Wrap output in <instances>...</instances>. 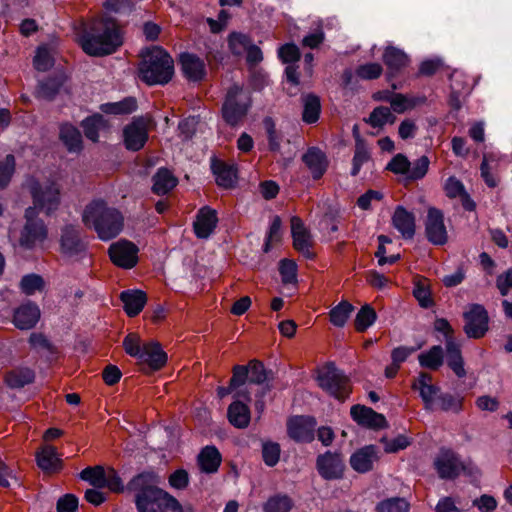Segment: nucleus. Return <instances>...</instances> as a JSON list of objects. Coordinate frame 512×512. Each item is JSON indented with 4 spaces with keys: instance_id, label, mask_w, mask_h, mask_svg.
Segmentation results:
<instances>
[{
    "instance_id": "f257e3e1",
    "label": "nucleus",
    "mask_w": 512,
    "mask_h": 512,
    "mask_svg": "<svg viewBox=\"0 0 512 512\" xmlns=\"http://www.w3.org/2000/svg\"><path fill=\"white\" fill-rule=\"evenodd\" d=\"M75 32L79 45L90 56L110 55L123 44V33L111 18L99 17L81 22Z\"/></svg>"
},
{
    "instance_id": "f03ea898",
    "label": "nucleus",
    "mask_w": 512,
    "mask_h": 512,
    "mask_svg": "<svg viewBox=\"0 0 512 512\" xmlns=\"http://www.w3.org/2000/svg\"><path fill=\"white\" fill-rule=\"evenodd\" d=\"M86 226L95 229L101 240L116 237L123 229L124 218L115 208L108 207L102 200H94L88 204L82 215Z\"/></svg>"
},
{
    "instance_id": "7ed1b4c3",
    "label": "nucleus",
    "mask_w": 512,
    "mask_h": 512,
    "mask_svg": "<svg viewBox=\"0 0 512 512\" xmlns=\"http://www.w3.org/2000/svg\"><path fill=\"white\" fill-rule=\"evenodd\" d=\"M174 74V62L161 47L154 46L143 55L139 77L148 85L167 84Z\"/></svg>"
},
{
    "instance_id": "20e7f679",
    "label": "nucleus",
    "mask_w": 512,
    "mask_h": 512,
    "mask_svg": "<svg viewBox=\"0 0 512 512\" xmlns=\"http://www.w3.org/2000/svg\"><path fill=\"white\" fill-rule=\"evenodd\" d=\"M25 186L33 199L34 214L39 211L45 212L47 215L56 211L61 202L60 186L55 181H46L40 183L35 178L27 179Z\"/></svg>"
},
{
    "instance_id": "39448f33",
    "label": "nucleus",
    "mask_w": 512,
    "mask_h": 512,
    "mask_svg": "<svg viewBox=\"0 0 512 512\" xmlns=\"http://www.w3.org/2000/svg\"><path fill=\"white\" fill-rule=\"evenodd\" d=\"M251 106V92L235 84L227 91L222 106V117L228 125L237 126L244 121Z\"/></svg>"
},
{
    "instance_id": "423d86ee",
    "label": "nucleus",
    "mask_w": 512,
    "mask_h": 512,
    "mask_svg": "<svg viewBox=\"0 0 512 512\" xmlns=\"http://www.w3.org/2000/svg\"><path fill=\"white\" fill-rule=\"evenodd\" d=\"M317 381L323 391L339 401L347 399L352 392L350 379L331 363L319 371Z\"/></svg>"
},
{
    "instance_id": "0eeeda50",
    "label": "nucleus",
    "mask_w": 512,
    "mask_h": 512,
    "mask_svg": "<svg viewBox=\"0 0 512 512\" xmlns=\"http://www.w3.org/2000/svg\"><path fill=\"white\" fill-rule=\"evenodd\" d=\"M108 254L111 262L123 269H132L139 260V248L133 242L125 239L113 242L108 249Z\"/></svg>"
},
{
    "instance_id": "6e6552de",
    "label": "nucleus",
    "mask_w": 512,
    "mask_h": 512,
    "mask_svg": "<svg viewBox=\"0 0 512 512\" xmlns=\"http://www.w3.org/2000/svg\"><path fill=\"white\" fill-rule=\"evenodd\" d=\"M464 331L470 338H481L488 331L489 317L486 309L479 304H473L464 314Z\"/></svg>"
},
{
    "instance_id": "1a4fd4ad",
    "label": "nucleus",
    "mask_w": 512,
    "mask_h": 512,
    "mask_svg": "<svg viewBox=\"0 0 512 512\" xmlns=\"http://www.w3.org/2000/svg\"><path fill=\"white\" fill-rule=\"evenodd\" d=\"M34 208H27L25 212L26 224L21 234L20 244L32 248L43 242L47 237V228L42 220H35Z\"/></svg>"
},
{
    "instance_id": "9d476101",
    "label": "nucleus",
    "mask_w": 512,
    "mask_h": 512,
    "mask_svg": "<svg viewBox=\"0 0 512 512\" xmlns=\"http://www.w3.org/2000/svg\"><path fill=\"white\" fill-rule=\"evenodd\" d=\"M139 502L138 512H183L178 500L164 490L153 494L148 501L142 498Z\"/></svg>"
},
{
    "instance_id": "9b49d317",
    "label": "nucleus",
    "mask_w": 512,
    "mask_h": 512,
    "mask_svg": "<svg viewBox=\"0 0 512 512\" xmlns=\"http://www.w3.org/2000/svg\"><path fill=\"white\" fill-rule=\"evenodd\" d=\"M158 483V476L152 471H145L136 475L128 483V488L135 491L136 494V507H139V501L145 498L147 501L152 498L156 492H162L156 485Z\"/></svg>"
},
{
    "instance_id": "f8f14e48",
    "label": "nucleus",
    "mask_w": 512,
    "mask_h": 512,
    "mask_svg": "<svg viewBox=\"0 0 512 512\" xmlns=\"http://www.w3.org/2000/svg\"><path fill=\"white\" fill-rule=\"evenodd\" d=\"M149 121L143 117L135 118L124 128V144L128 150L138 151L148 140Z\"/></svg>"
},
{
    "instance_id": "ddd939ff",
    "label": "nucleus",
    "mask_w": 512,
    "mask_h": 512,
    "mask_svg": "<svg viewBox=\"0 0 512 512\" xmlns=\"http://www.w3.org/2000/svg\"><path fill=\"white\" fill-rule=\"evenodd\" d=\"M425 232L428 240L435 245H443L447 242L448 235L441 210L435 207L428 209Z\"/></svg>"
},
{
    "instance_id": "4468645a",
    "label": "nucleus",
    "mask_w": 512,
    "mask_h": 512,
    "mask_svg": "<svg viewBox=\"0 0 512 512\" xmlns=\"http://www.w3.org/2000/svg\"><path fill=\"white\" fill-rule=\"evenodd\" d=\"M291 233L294 249L305 258L313 259L315 257V253L312 250L313 240L311 234L298 216H293L291 218Z\"/></svg>"
},
{
    "instance_id": "2eb2a0df",
    "label": "nucleus",
    "mask_w": 512,
    "mask_h": 512,
    "mask_svg": "<svg viewBox=\"0 0 512 512\" xmlns=\"http://www.w3.org/2000/svg\"><path fill=\"white\" fill-rule=\"evenodd\" d=\"M316 421L309 416H295L289 419L287 431L296 442H311L314 439Z\"/></svg>"
},
{
    "instance_id": "dca6fc26",
    "label": "nucleus",
    "mask_w": 512,
    "mask_h": 512,
    "mask_svg": "<svg viewBox=\"0 0 512 512\" xmlns=\"http://www.w3.org/2000/svg\"><path fill=\"white\" fill-rule=\"evenodd\" d=\"M317 470L326 480L340 479L343 477L345 465L341 455L326 452L317 458Z\"/></svg>"
},
{
    "instance_id": "f3484780",
    "label": "nucleus",
    "mask_w": 512,
    "mask_h": 512,
    "mask_svg": "<svg viewBox=\"0 0 512 512\" xmlns=\"http://www.w3.org/2000/svg\"><path fill=\"white\" fill-rule=\"evenodd\" d=\"M60 248L61 253L69 258L80 257L85 254L86 246L75 226L67 225L62 229Z\"/></svg>"
},
{
    "instance_id": "a211bd4d",
    "label": "nucleus",
    "mask_w": 512,
    "mask_h": 512,
    "mask_svg": "<svg viewBox=\"0 0 512 512\" xmlns=\"http://www.w3.org/2000/svg\"><path fill=\"white\" fill-rule=\"evenodd\" d=\"M412 389L419 392L425 409L433 410L440 388L432 383V376L421 372L412 383Z\"/></svg>"
},
{
    "instance_id": "6ab92c4d",
    "label": "nucleus",
    "mask_w": 512,
    "mask_h": 512,
    "mask_svg": "<svg viewBox=\"0 0 512 512\" xmlns=\"http://www.w3.org/2000/svg\"><path fill=\"white\" fill-rule=\"evenodd\" d=\"M218 217L216 210L204 206L199 209L193 223L194 233L197 238L207 239L216 229Z\"/></svg>"
},
{
    "instance_id": "aec40b11",
    "label": "nucleus",
    "mask_w": 512,
    "mask_h": 512,
    "mask_svg": "<svg viewBox=\"0 0 512 512\" xmlns=\"http://www.w3.org/2000/svg\"><path fill=\"white\" fill-rule=\"evenodd\" d=\"M434 466L442 479L455 478L463 468L459 459L450 450H441L434 460Z\"/></svg>"
},
{
    "instance_id": "412c9836",
    "label": "nucleus",
    "mask_w": 512,
    "mask_h": 512,
    "mask_svg": "<svg viewBox=\"0 0 512 512\" xmlns=\"http://www.w3.org/2000/svg\"><path fill=\"white\" fill-rule=\"evenodd\" d=\"M350 413L352 419L361 426L373 429H380L386 426L385 417L375 412L372 408L354 405L351 407Z\"/></svg>"
},
{
    "instance_id": "4be33fe9",
    "label": "nucleus",
    "mask_w": 512,
    "mask_h": 512,
    "mask_svg": "<svg viewBox=\"0 0 512 512\" xmlns=\"http://www.w3.org/2000/svg\"><path fill=\"white\" fill-rule=\"evenodd\" d=\"M35 457L38 467L44 472H58L63 467L61 456L52 445L41 446L36 452Z\"/></svg>"
},
{
    "instance_id": "5701e85b",
    "label": "nucleus",
    "mask_w": 512,
    "mask_h": 512,
    "mask_svg": "<svg viewBox=\"0 0 512 512\" xmlns=\"http://www.w3.org/2000/svg\"><path fill=\"white\" fill-rule=\"evenodd\" d=\"M379 459L375 446L368 445L355 451L350 457L351 467L358 473H366Z\"/></svg>"
},
{
    "instance_id": "b1692460",
    "label": "nucleus",
    "mask_w": 512,
    "mask_h": 512,
    "mask_svg": "<svg viewBox=\"0 0 512 512\" xmlns=\"http://www.w3.org/2000/svg\"><path fill=\"white\" fill-rule=\"evenodd\" d=\"M140 363L148 365L152 370L161 369L167 362V355L157 342L144 343L137 358Z\"/></svg>"
},
{
    "instance_id": "393cba45",
    "label": "nucleus",
    "mask_w": 512,
    "mask_h": 512,
    "mask_svg": "<svg viewBox=\"0 0 512 512\" xmlns=\"http://www.w3.org/2000/svg\"><path fill=\"white\" fill-rule=\"evenodd\" d=\"M40 318V310L36 304L26 303L19 306L13 315L14 325L21 330L33 328Z\"/></svg>"
},
{
    "instance_id": "a878e982",
    "label": "nucleus",
    "mask_w": 512,
    "mask_h": 512,
    "mask_svg": "<svg viewBox=\"0 0 512 512\" xmlns=\"http://www.w3.org/2000/svg\"><path fill=\"white\" fill-rule=\"evenodd\" d=\"M302 161L315 180L320 179L328 168V160L325 153L317 147L309 148L302 156Z\"/></svg>"
},
{
    "instance_id": "bb28decb",
    "label": "nucleus",
    "mask_w": 512,
    "mask_h": 512,
    "mask_svg": "<svg viewBox=\"0 0 512 512\" xmlns=\"http://www.w3.org/2000/svg\"><path fill=\"white\" fill-rule=\"evenodd\" d=\"M392 224L405 239H411L415 234V217L413 213L402 206L396 207L392 216Z\"/></svg>"
},
{
    "instance_id": "cd10ccee",
    "label": "nucleus",
    "mask_w": 512,
    "mask_h": 512,
    "mask_svg": "<svg viewBox=\"0 0 512 512\" xmlns=\"http://www.w3.org/2000/svg\"><path fill=\"white\" fill-rule=\"evenodd\" d=\"M125 313L129 317L137 316L147 302V295L141 290H125L120 294Z\"/></svg>"
},
{
    "instance_id": "c85d7f7f",
    "label": "nucleus",
    "mask_w": 512,
    "mask_h": 512,
    "mask_svg": "<svg viewBox=\"0 0 512 512\" xmlns=\"http://www.w3.org/2000/svg\"><path fill=\"white\" fill-rule=\"evenodd\" d=\"M222 462V456L215 446H205L197 457L200 470L206 474L218 471Z\"/></svg>"
},
{
    "instance_id": "c756f323",
    "label": "nucleus",
    "mask_w": 512,
    "mask_h": 512,
    "mask_svg": "<svg viewBox=\"0 0 512 512\" xmlns=\"http://www.w3.org/2000/svg\"><path fill=\"white\" fill-rule=\"evenodd\" d=\"M180 63L184 75L192 81H199L205 76V64L199 57L183 53L180 56Z\"/></svg>"
},
{
    "instance_id": "7c9ffc66",
    "label": "nucleus",
    "mask_w": 512,
    "mask_h": 512,
    "mask_svg": "<svg viewBox=\"0 0 512 512\" xmlns=\"http://www.w3.org/2000/svg\"><path fill=\"white\" fill-rule=\"evenodd\" d=\"M409 61L408 55L396 47L389 46L383 53V62L391 76L403 70L409 64Z\"/></svg>"
},
{
    "instance_id": "2f4dec72",
    "label": "nucleus",
    "mask_w": 512,
    "mask_h": 512,
    "mask_svg": "<svg viewBox=\"0 0 512 512\" xmlns=\"http://www.w3.org/2000/svg\"><path fill=\"white\" fill-rule=\"evenodd\" d=\"M227 418L229 423L235 428H247L251 420L250 409L241 401H234L228 407Z\"/></svg>"
},
{
    "instance_id": "473e14b6",
    "label": "nucleus",
    "mask_w": 512,
    "mask_h": 512,
    "mask_svg": "<svg viewBox=\"0 0 512 512\" xmlns=\"http://www.w3.org/2000/svg\"><path fill=\"white\" fill-rule=\"evenodd\" d=\"M211 169L215 175L216 183L223 188H232L237 179L236 169L223 161L213 160Z\"/></svg>"
},
{
    "instance_id": "72a5a7b5",
    "label": "nucleus",
    "mask_w": 512,
    "mask_h": 512,
    "mask_svg": "<svg viewBox=\"0 0 512 512\" xmlns=\"http://www.w3.org/2000/svg\"><path fill=\"white\" fill-rule=\"evenodd\" d=\"M34 371L27 367H17L5 375V383L12 389L22 388L34 381Z\"/></svg>"
},
{
    "instance_id": "f704fd0d",
    "label": "nucleus",
    "mask_w": 512,
    "mask_h": 512,
    "mask_svg": "<svg viewBox=\"0 0 512 512\" xmlns=\"http://www.w3.org/2000/svg\"><path fill=\"white\" fill-rule=\"evenodd\" d=\"M447 363L453 372L462 378L466 375L460 346L453 340L446 341Z\"/></svg>"
},
{
    "instance_id": "c9c22d12",
    "label": "nucleus",
    "mask_w": 512,
    "mask_h": 512,
    "mask_svg": "<svg viewBox=\"0 0 512 512\" xmlns=\"http://www.w3.org/2000/svg\"><path fill=\"white\" fill-rule=\"evenodd\" d=\"M321 112V103L318 96L307 94L303 97L302 119L307 124H313L318 121Z\"/></svg>"
},
{
    "instance_id": "e433bc0d",
    "label": "nucleus",
    "mask_w": 512,
    "mask_h": 512,
    "mask_svg": "<svg viewBox=\"0 0 512 512\" xmlns=\"http://www.w3.org/2000/svg\"><path fill=\"white\" fill-rule=\"evenodd\" d=\"M177 184V179L167 169H160L153 177V192L165 195Z\"/></svg>"
},
{
    "instance_id": "4c0bfd02",
    "label": "nucleus",
    "mask_w": 512,
    "mask_h": 512,
    "mask_svg": "<svg viewBox=\"0 0 512 512\" xmlns=\"http://www.w3.org/2000/svg\"><path fill=\"white\" fill-rule=\"evenodd\" d=\"M60 139L71 152L80 151L82 148V137L77 128L64 124L60 128Z\"/></svg>"
},
{
    "instance_id": "58836bf2",
    "label": "nucleus",
    "mask_w": 512,
    "mask_h": 512,
    "mask_svg": "<svg viewBox=\"0 0 512 512\" xmlns=\"http://www.w3.org/2000/svg\"><path fill=\"white\" fill-rule=\"evenodd\" d=\"M354 307L348 301H341L329 312V320L336 327H343L349 319Z\"/></svg>"
},
{
    "instance_id": "ea45409f",
    "label": "nucleus",
    "mask_w": 512,
    "mask_h": 512,
    "mask_svg": "<svg viewBox=\"0 0 512 512\" xmlns=\"http://www.w3.org/2000/svg\"><path fill=\"white\" fill-rule=\"evenodd\" d=\"M137 108L135 98L128 97L119 102L106 103L101 106V110L107 114L122 115L130 114Z\"/></svg>"
},
{
    "instance_id": "a19ab883",
    "label": "nucleus",
    "mask_w": 512,
    "mask_h": 512,
    "mask_svg": "<svg viewBox=\"0 0 512 512\" xmlns=\"http://www.w3.org/2000/svg\"><path fill=\"white\" fill-rule=\"evenodd\" d=\"M413 295L421 307L429 308L433 305V299L426 278L418 277L415 279Z\"/></svg>"
},
{
    "instance_id": "79ce46f5",
    "label": "nucleus",
    "mask_w": 512,
    "mask_h": 512,
    "mask_svg": "<svg viewBox=\"0 0 512 512\" xmlns=\"http://www.w3.org/2000/svg\"><path fill=\"white\" fill-rule=\"evenodd\" d=\"M418 360L422 367L436 370L442 365L443 349L439 345L433 346L427 352L421 353Z\"/></svg>"
},
{
    "instance_id": "37998d69",
    "label": "nucleus",
    "mask_w": 512,
    "mask_h": 512,
    "mask_svg": "<svg viewBox=\"0 0 512 512\" xmlns=\"http://www.w3.org/2000/svg\"><path fill=\"white\" fill-rule=\"evenodd\" d=\"M82 126L84 129L85 136L89 140L97 142L99 138V131L103 129L106 126V124L103 116L96 114L86 118L82 122Z\"/></svg>"
},
{
    "instance_id": "c03bdc74",
    "label": "nucleus",
    "mask_w": 512,
    "mask_h": 512,
    "mask_svg": "<svg viewBox=\"0 0 512 512\" xmlns=\"http://www.w3.org/2000/svg\"><path fill=\"white\" fill-rule=\"evenodd\" d=\"M391 105V108L396 113H404L407 110L413 109L421 101L414 97H407L401 93L393 94L390 98H386Z\"/></svg>"
},
{
    "instance_id": "a18cd8bd",
    "label": "nucleus",
    "mask_w": 512,
    "mask_h": 512,
    "mask_svg": "<svg viewBox=\"0 0 512 512\" xmlns=\"http://www.w3.org/2000/svg\"><path fill=\"white\" fill-rule=\"evenodd\" d=\"M395 116L392 114L390 108L380 106L376 107L370 114L368 123L374 128H381L387 123L393 124Z\"/></svg>"
},
{
    "instance_id": "49530a36",
    "label": "nucleus",
    "mask_w": 512,
    "mask_h": 512,
    "mask_svg": "<svg viewBox=\"0 0 512 512\" xmlns=\"http://www.w3.org/2000/svg\"><path fill=\"white\" fill-rule=\"evenodd\" d=\"M263 125L266 130L270 151H280L282 133L279 130H277L274 120L271 117H265L263 119Z\"/></svg>"
},
{
    "instance_id": "de8ad7c7",
    "label": "nucleus",
    "mask_w": 512,
    "mask_h": 512,
    "mask_svg": "<svg viewBox=\"0 0 512 512\" xmlns=\"http://www.w3.org/2000/svg\"><path fill=\"white\" fill-rule=\"evenodd\" d=\"M63 81L58 78H50L41 82L36 90V96L40 99L52 100L59 92Z\"/></svg>"
},
{
    "instance_id": "09e8293b",
    "label": "nucleus",
    "mask_w": 512,
    "mask_h": 512,
    "mask_svg": "<svg viewBox=\"0 0 512 512\" xmlns=\"http://www.w3.org/2000/svg\"><path fill=\"white\" fill-rule=\"evenodd\" d=\"M106 469L101 465L86 467L80 472V478L95 488H101Z\"/></svg>"
},
{
    "instance_id": "8fccbe9b",
    "label": "nucleus",
    "mask_w": 512,
    "mask_h": 512,
    "mask_svg": "<svg viewBox=\"0 0 512 512\" xmlns=\"http://www.w3.org/2000/svg\"><path fill=\"white\" fill-rule=\"evenodd\" d=\"M371 160L370 153L362 141H357L352 159L351 175L359 174L362 166Z\"/></svg>"
},
{
    "instance_id": "3c124183",
    "label": "nucleus",
    "mask_w": 512,
    "mask_h": 512,
    "mask_svg": "<svg viewBox=\"0 0 512 512\" xmlns=\"http://www.w3.org/2000/svg\"><path fill=\"white\" fill-rule=\"evenodd\" d=\"M376 320V312L373 308L366 305L363 306L356 315L355 318V329L358 332H364L370 327Z\"/></svg>"
},
{
    "instance_id": "603ef678",
    "label": "nucleus",
    "mask_w": 512,
    "mask_h": 512,
    "mask_svg": "<svg viewBox=\"0 0 512 512\" xmlns=\"http://www.w3.org/2000/svg\"><path fill=\"white\" fill-rule=\"evenodd\" d=\"M250 44V38L242 33L233 32L228 37L229 48L235 55H241L247 50Z\"/></svg>"
},
{
    "instance_id": "864d4df0",
    "label": "nucleus",
    "mask_w": 512,
    "mask_h": 512,
    "mask_svg": "<svg viewBox=\"0 0 512 512\" xmlns=\"http://www.w3.org/2000/svg\"><path fill=\"white\" fill-rule=\"evenodd\" d=\"M292 505V500L288 496H275L266 502L264 510L265 512H289Z\"/></svg>"
},
{
    "instance_id": "5fc2aeb1",
    "label": "nucleus",
    "mask_w": 512,
    "mask_h": 512,
    "mask_svg": "<svg viewBox=\"0 0 512 512\" xmlns=\"http://www.w3.org/2000/svg\"><path fill=\"white\" fill-rule=\"evenodd\" d=\"M468 510V504H462L452 497H442L435 506L436 512H464Z\"/></svg>"
},
{
    "instance_id": "6e6d98bb",
    "label": "nucleus",
    "mask_w": 512,
    "mask_h": 512,
    "mask_svg": "<svg viewBox=\"0 0 512 512\" xmlns=\"http://www.w3.org/2000/svg\"><path fill=\"white\" fill-rule=\"evenodd\" d=\"M429 164L430 161L427 156L418 158L412 166H410L407 179L415 181L424 178L428 172Z\"/></svg>"
},
{
    "instance_id": "4d7b16f0",
    "label": "nucleus",
    "mask_w": 512,
    "mask_h": 512,
    "mask_svg": "<svg viewBox=\"0 0 512 512\" xmlns=\"http://www.w3.org/2000/svg\"><path fill=\"white\" fill-rule=\"evenodd\" d=\"M279 272L284 284L295 283L297 280V265L293 260L283 259L279 264Z\"/></svg>"
},
{
    "instance_id": "13d9d810",
    "label": "nucleus",
    "mask_w": 512,
    "mask_h": 512,
    "mask_svg": "<svg viewBox=\"0 0 512 512\" xmlns=\"http://www.w3.org/2000/svg\"><path fill=\"white\" fill-rule=\"evenodd\" d=\"M377 512H408L409 504L402 498H392L377 505Z\"/></svg>"
},
{
    "instance_id": "bf43d9fd",
    "label": "nucleus",
    "mask_w": 512,
    "mask_h": 512,
    "mask_svg": "<svg viewBox=\"0 0 512 512\" xmlns=\"http://www.w3.org/2000/svg\"><path fill=\"white\" fill-rule=\"evenodd\" d=\"M410 166L411 163L408 158L405 155L399 153L391 159V161L387 164L386 169L394 174L405 175L407 177Z\"/></svg>"
},
{
    "instance_id": "052dcab7",
    "label": "nucleus",
    "mask_w": 512,
    "mask_h": 512,
    "mask_svg": "<svg viewBox=\"0 0 512 512\" xmlns=\"http://www.w3.org/2000/svg\"><path fill=\"white\" fill-rule=\"evenodd\" d=\"M20 286L23 293L26 295H32L36 291H41L43 289L44 281L41 276L30 274L22 278Z\"/></svg>"
},
{
    "instance_id": "680f3d73",
    "label": "nucleus",
    "mask_w": 512,
    "mask_h": 512,
    "mask_svg": "<svg viewBox=\"0 0 512 512\" xmlns=\"http://www.w3.org/2000/svg\"><path fill=\"white\" fill-rule=\"evenodd\" d=\"M101 488H107L112 492H122L124 490L123 482L114 468H107L105 471V478L102 482Z\"/></svg>"
},
{
    "instance_id": "e2e57ef3",
    "label": "nucleus",
    "mask_w": 512,
    "mask_h": 512,
    "mask_svg": "<svg viewBox=\"0 0 512 512\" xmlns=\"http://www.w3.org/2000/svg\"><path fill=\"white\" fill-rule=\"evenodd\" d=\"M280 445L275 442H266L262 447V456L266 465L275 466L280 458Z\"/></svg>"
},
{
    "instance_id": "0e129e2a",
    "label": "nucleus",
    "mask_w": 512,
    "mask_h": 512,
    "mask_svg": "<svg viewBox=\"0 0 512 512\" xmlns=\"http://www.w3.org/2000/svg\"><path fill=\"white\" fill-rule=\"evenodd\" d=\"M383 68L379 63H367L356 69V75L365 80L377 79L381 76Z\"/></svg>"
},
{
    "instance_id": "69168bd1",
    "label": "nucleus",
    "mask_w": 512,
    "mask_h": 512,
    "mask_svg": "<svg viewBox=\"0 0 512 512\" xmlns=\"http://www.w3.org/2000/svg\"><path fill=\"white\" fill-rule=\"evenodd\" d=\"M15 170V158L12 154H8L4 162L0 163V187L6 186Z\"/></svg>"
},
{
    "instance_id": "338daca9",
    "label": "nucleus",
    "mask_w": 512,
    "mask_h": 512,
    "mask_svg": "<svg viewBox=\"0 0 512 512\" xmlns=\"http://www.w3.org/2000/svg\"><path fill=\"white\" fill-rule=\"evenodd\" d=\"M38 71H46L53 65V59L46 47H39L33 60Z\"/></svg>"
},
{
    "instance_id": "774afa93",
    "label": "nucleus",
    "mask_w": 512,
    "mask_h": 512,
    "mask_svg": "<svg viewBox=\"0 0 512 512\" xmlns=\"http://www.w3.org/2000/svg\"><path fill=\"white\" fill-rule=\"evenodd\" d=\"M278 57L284 63H295L300 59V51L295 44L287 43L278 49Z\"/></svg>"
}]
</instances>
